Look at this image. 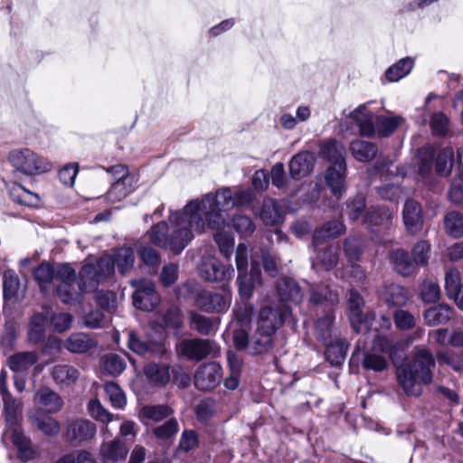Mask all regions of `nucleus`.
<instances>
[{"instance_id":"nucleus-1","label":"nucleus","mask_w":463,"mask_h":463,"mask_svg":"<svg viewBox=\"0 0 463 463\" xmlns=\"http://www.w3.org/2000/svg\"><path fill=\"white\" fill-rule=\"evenodd\" d=\"M252 201L250 189L222 187L190 201L181 211H171L169 224L165 222L154 225L147 232L150 241L173 254H180L195 235L206 230L215 231L214 240L221 252L230 259L234 245L232 235L224 231L226 213L237 206Z\"/></svg>"},{"instance_id":"nucleus-2","label":"nucleus","mask_w":463,"mask_h":463,"mask_svg":"<svg viewBox=\"0 0 463 463\" xmlns=\"http://www.w3.org/2000/svg\"><path fill=\"white\" fill-rule=\"evenodd\" d=\"M112 272L109 258H100L95 263L88 259L80 271V281L76 282L75 270L63 265L57 272V295L65 304L80 303L85 293L109 279Z\"/></svg>"},{"instance_id":"nucleus-3","label":"nucleus","mask_w":463,"mask_h":463,"mask_svg":"<svg viewBox=\"0 0 463 463\" xmlns=\"http://www.w3.org/2000/svg\"><path fill=\"white\" fill-rule=\"evenodd\" d=\"M431 366H434L431 354L425 348H416L413 364L398 367L397 378L407 394L418 396L421 393L420 383H431Z\"/></svg>"},{"instance_id":"nucleus-4","label":"nucleus","mask_w":463,"mask_h":463,"mask_svg":"<svg viewBox=\"0 0 463 463\" xmlns=\"http://www.w3.org/2000/svg\"><path fill=\"white\" fill-rule=\"evenodd\" d=\"M4 402V413L6 421L5 437L12 439V442L18 450V458L23 461H29L35 456L31 447L30 439L24 436L18 425V418L22 412L23 403L21 400L14 399L12 394L2 397Z\"/></svg>"},{"instance_id":"nucleus-5","label":"nucleus","mask_w":463,"mask_h":463,"mask_svg":"<svg viewBox=\"0 0 463 463\" xmlns=\"http://www.w3.org/2000/svg\"><path fill=\"white\" fill-rule=\"evenodd\" d=\"M289 314L288 307L284 304L276 307H265L260 309L253 340L256 353H264L270 348L271 335L282 326Z\"/></svg>"},{"instance_id":"nucleus-6","label":"nucleus","mask_w":463,"mask_h":463,"mask_svg":"<svg viewBox=\"0 0 463 463\" xmlns=\"http://www.w3.org/2000/svg\"><path fill=\"white\" fill-rule=\"evenodd\" d=\"M7 159L15 173L30 177L48 173L53 167L48 157L29 148L14 149Z\"/></svg>"},{"instance_id":"nucleus-7","label":"nucleus","mask_w":463,"mask_h":463,"mask_svg":"<svg viewBox=\"0 0 463 463\" xmlns=\"http://www.w3.org/2000/svg\"><path fill=\"white\" fill-rule=\"evenodd\" d=\"M179 355L188 360L201 361L209 354L218 352L213 342L208 339H183L176 345Z\"/></svg>"},{"instance_id":"nucleus-8","label":"nucleus","mask_w":463,"mask_h":463,"mask_svg":"<svg viewBox=\"0 0 463 463\" xmlns=\"http://www.w3.org/2000/svg\"><path fill=\"white\" fill-rule=\"evenodd\" d=\"M97 432L96 425L87 419H73L68 421L65 439L73 446H79L92 439Z\"/></svg>"},{"instance_id":"nucleus-9","label":"nucleus","mask_w":463,"mask_h":463,"mask_svg":"<svg viewBox=\"0 0 463 463\" xmlns=\"http://www.w3.org/2000/svg\"><path fill=\"white\" fill-rule=\"evenodd\" d=\"M131 284L136 287L133 295V304L137 308L145 311H152L159 303V296L155 290V284L148 279L132 281Z\"/></svg>"},{"instance_id":"nucleus-10","label":"nucleus","mask_w":463,"mask_h":463,"mask_svg":"<svg viewBox=\"0 0 463 463\" xmlns=\"http://www.w3.org/2000/svg\"><path fill=\"white\" fill-rule=\"evenodd\" d=\"M36 410L45 414H55L61 411L64 406L62 397L48 386L40 387L33 398Z\"/></svg>"},{"instance_id":"nucleus-11","label":"nucleus","mask_w":463,"mask_h":463,"mask_svg":"<svg viewBox=\"0 0 463 463\" xmlns=\"http://www.w3.org/2000/svg\"><path fill=\"white\" fill-rule=\"evenodd\" d=\"M128 347L137 354H146L147 353H164L165 351V333L162 331L152 335V333L148 335V340L145 341L138 337L135 333L130 332L128 334Z\"/></svg>"},{"instance_id":"nucleus-12","label":"nucleus","mask_w":463,"mask_h":463,"mask_svg":"<svg viewBox=\"0 0 463 463\" xmlns=\"http://www.w3.org/2000/svg\"><path fill=\"white\" fill-rule=\"evenodd\" d=\"M199 270L201 276L209 281H227L232 279L234 274L232 265H224L214 257L203 260Z\"/></svg>"},{"instance_id":"nucleus-13","label":"nucleus","mask_w":463,"mask_h":463,"mask_svg":"<svg viewBox=\"0 0 463 463\" xmlns=\"http://www.w3.org/2000/svg\"><path fill=\"white\" fill-rule=\"evenodd\" d=\"M222 378V367L216 363H208L200 366L194 374L196 388L208 391L215 388Z\"/></svg>"},{"instance_id":"nucleus-14","label":"nucleus","mask_w":463,"mask_h":463,"mask_svg":"<svg viewBox=\"0 0 463 463\" xmlns=\"http://www.w3.org/2000/svg\"><path fill=\"white\" fill-rule=\"evenodd\" d=\"M232 301L229 291L213 293L202 291L196 298V305L205 312H222L228 308Z\"/></svg>"},{"instance_id":"nucleus-15","label":"nucleus","mask_w":463,"mask_h":463,"mask_svg":"<svg viewBox=\"0 0 463 463\" xmlns=\"http://www.w3.org/2000/svg\"><path fill=\"white\" fill-rule=\"evenodd\" d=\"M348 119L357 125L362 136L371 137L375 133V117L366 104L360 105L350 112Z\"/></svg>"},{"instance_id":"nucleus-16","label":"nucleus","mask_w":463,"mask_h":463,"mask_svg":"<svg viewBox=\"0 0 463 463\" xmlns=\"http://www.w3.org/2000/svg\"><path fill=\"white\" fill-rule=\"evenodd\" d=\"M251 270L250 274L240 273L237 279L239 284L240 295L244 298H249L252 295L253 288L256 285L260 284V272L259 269L258 260L251 255Z\"/></svg>"},{"instance_id":"nucleus-17","label":"nucleus","mask_w":463,"mask_h":463,"mask_svg":"<svg viewBox=\"0 0 463 463\" xmlns=\"http://www.w3.org/2000/svg\"><path fill=\"white\" fill-rule=\"evenodd\" d=\"M53 382L61 388L74 385L80 378L78 368L67 364L54 365L51 370Z\"/></svg>"},{"instance_id":"nucleus-18","label":"nucleus","mask_w":463,"mask_h":463,"mask_svg":"<svg viewBox=\"0 0 463 463\" xmlns=\"http://www.w3.org/2000/svg\"><path fill=\"white\" fill-rule=\"evenodd\" d=\"M403 222L407 231L411 233L419 232L423 224L420 205L413 201L408 200L403 207Z\"/></svg>"},{"instance_id":"nucleus-19","label":"nucleus","mask_w":463,"mask_h":463,"mask_svg":"<svg viewBox=\"0 0 463 463\" xmlns=\"http://www.w3.org/2000/svg\"><path fill=\"white\" fill-rule=\"evenodd\" d=\"M346 164L330 165L326 171L325 179L331 192L340 196L345 189Z\"/></svg>"},{"instance_id":"nucleus-20","label":"nucleus","mask_w":463,"mask_h":463,"mask_svg":"<svg viewBox=\"0 0 463 463\" xmlns=\"http://www.w3.org/2000/svg\"><path fill=\"white\" fill-rule=\"evenodd\" d=\"M315 156L312 153L304 151L295 155L289 162V173L293 178H302L307 175L315 165Z\"/></svg>"},{"instance_id":"nucleus-21","label":"nucleus","mask_w":463,"mask_h":463,"mask_svg":"<svg viewBox=\"0 0 463 463\" xmlns=\"http://www.w3.org/2000/svg\"><path fill=\"white\" fill-rule=\"evenodd\" d=\"M364 305V301L360 295L354 291L350 290L349 293V308H350V322L353 328L357 333L365 332L368 329L367 321L364 319L362 307Z\"/></svg>"},{"instance_id":"nucleus-22","label":"nucleus","mask_w":463,"mask_h":463,"mask_svg":"<svg viewBox=\"0 0 463 463\" xmlns=\"http://www.w3.org/2000/svg\"><path fill=\"white\" fill-rule=\"evenodd\" d=\"M128 449L118 440L114 439L102 443L100 446V458L103 463H117L126 458Z\"/></svg>"},{"instance_id":"nucleus-23","label":"nucleus","mask_w":463,"mask_h":463,"mask_svg":"<svg viewBox=\"0 0 463 463\" xmlns=\"http://www.w3.org/2000/svg\"><path fill=\"white\" fill-rule=\"evenodd\" d=\"M38 361L35 352H21L7 359L8 367L15 373H25Z\"/></svg>"},{"instance_id":"nucleus-24","label":"nucleus","mask_w":463,"mask_h":463,"mask_svg":"<svg viewBox=\"0 0 463 463\" xmlns=\"http://www.w3.org/2000/svg\"><path fill=\"white\" fill-rule=\"evenodd\" d=\"M454 316V310L446 304L432 307L427 309L423 317L425 323L430 326H435L449 322Z\"/></svg>"},{"instance_id":"nucleus-25","label":"nucleus","mask_w":463,"mask_h":463,"mask_svg":"<svg viewBox=\"0 0 463 463\" xmlns=\"http://www.w3.org/2000/svg\"><path fill=\"white\" fill-rule=\"evenodd\" d=\"M102 258H109L112 269H114L116 266L118 271L122 274L132 269L135 262L134 251L131 248L128 247L117 250L113 257L105 255ZM112 273H114V271ZM112 275L113 274H111L109 278H110Z\"/></svg>"},{"instance_id":"nucleus-26","label":"nucleus","mask_w":463,"mask_h":463,"mask_svg":"<svg viewBox=\"0 0 463 463\" xmlns=\"http://www.w3.org/2000/svg\"><path fill=\"white\" fill-rule=\"evenodd\" d=\"M277 290L281 301L298 304L302 300V292L298 284L291 279L282 278L277 282Z\"/></svg>"},{"instance_id":"nucleus-27","label":"nucleus","mask_w":463,"mask_h":463,"mask_svg":"<svg viewBox=\"0 0 463 463\" xmlns=\"http://www.w3.org/2000/svg\"><path fill=\"white\" fill-rule=\"evenodd\" d=\"M320 154L325 159L329 161L331 165L346 164L345 148L341 143L335 140L323 142Z\"/></svg>"},{"instance_id":"nucleus-28","label":"nucleus","mask_w":463,"mask_h":463,"mask_svg":"<svg viewBox=\"0 0 463 463\" xmlns=\"http://www.w3.org/2000/svg\"><path fill=\"white\" fill-rule=\"evenodd\" d=\"M96 345V342L87 334L74 333L64 343V347L71 353L81 354Z\"/></svg>"},{"instance_id":"nucleus-29","label":"nucleus","mask_w":463,"mask_h":463,"mask_svg":"<svg viewBox=\"0 0 463 463\" xmlns=\"http://www.w3.org/2000/svg\"><path fill=\"white\" fill-rule=\"evenodd\" d=\"M183 322L179 309L176 307L170 308L162 317V322L158 325L152 326V331L155 334L164 332L166 335L165 330L178 331L182 327Z\"/></svg>"},{"instance_id":"nucleus-30","label":"nucleus","mask_w":463,"mask_h":463,"mask_svg":"<svg viewBox=\"0 0 463 463\" xmlns=\"http://www.w3.org/2000/svg\"><path fill=\"white\" fill-rule=\"evenodd\" d=\"M260 217L268 226H274L280 222L282 214L278 203L271 198L265 199Z\"/></svg>"},{"instance_id":"nucleus-31","label":"nucleus","mask_w":463,"mask_h":463,"mask_svg":"<svg viewBox=\"0 0 463 463\" xmlns=\"http://www.w3.org/2000/svg\"><path fill=\"white\" fill-rule=\"evenodd\" d=\"M344 231L345 226L341 222H328L321 229L316 231L313 244L315 247H318L325 240L339 236Z\"/></svg>"},{"instance_id":"nucleus-32","label":"nucleus","mask_w":463,"mask_h":463,"mask_svg":"<svg viewBox=\"0 0 463 463\" xmlns=\"http://www.w3.org/2000/svg\"><path fill=\"white\" fill-rule=\"evenodd\" d=\"M350 151L356 160L367 162L376 156L377 148L373 143L357 139L350 144Z\"/></svg>"},{"instance_id":"nucleus-33","label":"nucleus","mask_w":463,"mask_h":463,"mask_svg":"<svg viewBox=\"0 0 463 463\" xmlns=\"http://www.w3.org/2000/svg\"><path fill=\"white\" fill-rule=\"evenodd\" d=\"M49 315L50 309H46L32 317L28 333L30 341L37 343L43 339Z\"/></svg>"},{"instance_id":"nucleus-34","label":"nucleus","mask_w":463,"mask_h":463,"mask_svg":"<svg viewBox=\"0 0 463 463\" xmlns=\"http://www.w3.org/2000/svg\"><path fill=\"white\" fill-rule=\"evenodd\" d=\"M173 413V410L167 405H146L141 408L139 418L144 422L147 420L160 421Z\"/></svg>"},{"instance_id":"nucleus-35","label":"nucleus","mask_w":463,"mask_h":463,"mask_svg":"<svg viewBox=\"0 0 463 463\" xmlns=\"http://www.w3.org/2000/svg\"><path fill=\"white\" fill-rule=\"evenodd\" d=\"M414 61L411 58L406 57L401 59L395 64L389 67L385 72L386 79L391 82H395L410 73Z\"/></svg>"},{"instance_id":"nucleus-36","label":"nucleus","mask_w":463,"mask_h":463,"mask_svg":"<svg viewBox=\"0 0 463 463\" xmlns=\"http://www.w3.org/2000/svg\"><path fill=\"white\" fill-rule=\"evenodd\" d=\"M29 419L36 425L37 429L46 436H56L61 431L60 422L52 417L39 418L35 417L33 412H30Z\"/></svg>"},{"instance_id":"nucleus-37","label":"nucleus","mask_w":463,"mask_h":463,"mask_svg":"<svg viewBox=\"0 0 463 463\" xmlns=\"http://www.w3.org/2000/svg\"><path fill=\"white\" fill-rule=\"evenodd\" d=\"M320 244L318 247H315L317 250V262L321 265V267L326 270L333 269L337 261H338V247L335 245H330L326 247L325 250H321Z\"/></svg>"},{"instance_id":"nucleus-38","label":"nucleus","mask_w":463,"mask_h":463,"mask_svg":"<svg viewBox=\"0 0 463 463\" xmlns=\"http://www.w3.org/2000/svg\"><path fill=\"white\" fill-rule=\"evenodd\" d=\"M446 232L454 238L463 235V214L457 211L448 213L444 217Z\"/></svg>"},{"instance_id":"nucleus-39","label":"nucleus","mask_w":463,"mask_h":463,"mask_svg":"<svg viewBox=\"0 0 463 463\" xmlns=\"http://www.w3.org/2000/svg\"><path fill=\"white\" fill-rule=\"evenodd\" d=\"M392 260L395 269L403 276L411 274L415 269L414 260H411L403 250H396L392 253Z\"/></svg>"},{"instance_id":"nucleus-40","label":"nucleus","mask_w":463,"mask_h":463,"mask_svg":"<svg viewBox=\"0 0 463 463\" xmlns=\"http://www.w3.org/2000/svg\"><path fill=\"white\" fill-rule=\"evenodd\" d=\"M383 298L388 305L392 306H403L409 298L406 289L399 285L388 286Z\"/></svg>"},{"instance_id":"nucleus-41","label":"nucleus","mask_w":463,"mask_h":463,"mask_svg":"<svg viewBox=\"0 0 463 463\" xmlns=\"http://www.w3.org/2000/svg\"><path fill=\"white\" fill-rule=\"evenodd\" d=\"M327 345L326 355L333 365H339L343 363L347 352V345L342 340H336L333 345L331 342L324 341Z\"/></svg>"},{"instance_id":"nucleus-42","label":"nucleus","mask_w":463,"mask_h":463,"mask_svg":"<svg viewBox=\"0 0 463 463\" xmlns=\"http://www.w3.org/2000/svg\"><path fill=\"white\" fill-rule=\"evenodd\" d=\"M145 374L147 379L156 384H165L170 380L168 367L156 364H149L145 367Z\"/></svg>"},{"instance_id":"nucleus-43","label":"nucleus","mask_w":463,"mask_h":463,"mask_svg":"<svg viewBox=\"0 0 463 463\" xmlns=\"http://www.w3.org/2000/svg\"><path fill=\"white\" fill-rule=\"evenodd\" d=\"M402 118L401 117H376L375 118V133L380 136H388L392 133L401 124Z\"/></svg>"},{"instance_id":"nucleus-44","label":"nucleus","mask_w":463,"mask_h":463,"mask_svg":"<svg viewBox=\"0 0 463 463\" xmlns=\"http://www.w3.org/2000/svg\"><path fill=\"white\" fill-rule=\"evenodd\" d=\"M450 120L443 112L433 113L430 120L431 133L436 137H445L449 131Z\"/></svg>"},{"instance_id":"nucleus-45","label":"nucleus","mask_w":463,"mask_h":463,"mask_svg":"<svg viewBox=\"0 0 463 463\" xmlns=\"http://www.w3.org/2000/svg\"><path fill=\"white\" fill-rule=\"evenodd\" d=\"M217 321L199 314H191V325L201 335H210L216 329Z\"/></svg>"},{"instance_id":"nucleus-46","label":"nucleus","mask_w":463,"mask_h":463,"mask_svg":"<svg viewBox=\"0 0 463 463\" xmlns=\"http://www.w3.org/2000/svg\"><path fill=\"white\" fill-rule=\"evenodd\" d=\"M104 389L114 408L122 409L125 407L127 403L126 395L117 383L113 382L106 383Z\"/></svg>"},{"instance_id":"nucleus-47","label":"nucleus","mask_w":463,"mask_h":463,"mask_svg":"<svg viewBox=\"0 0 463 463\" xmlns=\"http://www.w3.org/2000/svg\"><path fill=\"white\" fill-rule=\"evenodd\" d=\"M33 275L41 289L45 290L53 280L54 269L49 263L43 262L34 270Z\"/></svg>"},{"instance_id":"nucleus-48","label":"nucleus","mask_w":463,"mask_h":463,"mask_svg":"<svg viewBox=\"0 0 463 463\" xmlns=\"http://www.w3.org/2000/svg\"><path fill=\"white\" fill-rule=\"evenodd\" d=\"M106 172L111 175L114 182H127L128 184H136L137 182V176L130 174L128 167L121 164L106 168Z\"/></svg>"},{"instance_id":"nucleus-49","label":"nucleus","mask_w":463,"mask_h":463,"mask_svg":"<svg viewBox=\"0 0 463 463\" xmlns=\"http://www.w3.org/2000/svg\"><path fill=\"white\" fill-rule=\"evenodd\" d=\"M453 150L451 147L442 149L436 161V171L440 175H448L453 165Z\"/></svg>"},{"instance_id":"nucleus-50","label":"nucleus","mask_w":463,"mask_h":463,"mask_svg":"<svg viewBox=\"0 0 463 463\" xmlns=\"http://www.w3.org/2000/svg\"><path fill=\"white\" fill-rule=\"evenodd\" d=\"M20 280L14 270L8 269L4 273L3 290L5 298H13L17 295Z\"/></svg>"},{"instance_id":"nucleus-51","label":"nucleus","mask_w":463,"mask_h":463,"mask_svg":"<svg viewBox=\"0 0 463 463\" xmlns=\"http://www.w3.org/2000/svg\"><path fill=\"white\" fill-rule=\"evenodd\" d=\"M134 186L135 184H128L127 182H113L107 194L109 201L119 202L133 191Z\"/></svg>"},{"instance_id":"nucleus-52","label":"nucleus","mask_w":463,"mask_h":463,"mask_svg":"<svg viewBox=\"0 0 463 463\" xmlns=\"http://www.w3.org/2000/svg\"><path fill=\"white\" fill-rule=\"evenodd\" d=\"M125 370V363L116 354H109L103 358L102 371L109 375H118Z\"/></svg>"},{"instance_id":"nucleus-53","label":"nucleus","mask_w":463,"mask_h":463,"mask_svg":"<svg viewBox=\"0 0 463 463\" xmlns=\"http://www.w3.org/2000/svg\"><path fill=\"white\" fill-rule=\"evenodd\" d=\"M48 320H50L55 331L62 333L71 327L73 317L68 313H54L50 309Z\"/></svg>"},{"instance_id":"nucleus-54","label":"nucleus","mask_w":463,"mask_h":463,"mask_svg":"<svg viewBox=\"0 0 463 463\" xmlns=\"http://www.w3.org/2000/svg\"><path fill=\"white\" fill-rule=\"evenodd\" d=\"M90 415L96 420L103 423H109L114 420V415L109 412L99 402V400H91L88 404Z\"/></svg>"},{"instance_id":"nucleus-55","label":"nucleus","mask_w":463,"mask_h":463,"mask_svg":"<svg viewBox=\"0 0 463 463\" xmlns=\"http://www.w3.org/2000/svg\"><path fill=\"white\" fill-rule=\"evenodd\" d=\"M392 211L385 207L377 210L368 211L364 216V222L373 225H383L387 223L392 217Z\"/></svg>"},{"instance_id":"nucleus-56","label":"nucleus","mask_w":463,"mask_h":463,"mask_svg":"<svg viewBox=\"0 0 463 463\" xmlns=\"http://www.w3.org/2000/svg\"><path fill=\"white\" fill-rule=\"evenodd\" d=\"M420 298L426 303L436 302L440 297L439 286L433 281H424L420 287Z\"/></svg>"},{"instance_id":"nucleus-57","label":"nucleus","mask_w":463,"mask_h":463,"mask_svg":"<svg viewBox=\"0 0 463 463\" xmlns=\"http://www.w3.org/2000/svg\"><path fill=\"white\" fill-rule=\"evenodd\" d=\"M233 227L241 236L250 235L254 230L255 225L249 216L237 214L233 220Z\"/></svg>"},{"instance_id":"nucleus-58","label":"nucleus","mask_w":463,"mask_h":463,"mask_svg":"<svg viewBox=\"0 0 463 463\" xmlns=\"http://www.w3.org/2000/svg\"><path fill=\"white\" fill-rule=\"evenodd\" d=\"M363 365L367 370L382 372L386 369L387 361L382 355L375 354H366L363 361Z\"/></svg>"},{"instance_id":"nucleus-59","label":"nucleus","mask_w":463,"mask_h":463,"mask_svg":"<svg viewBox=\"0 0 463 463\" xmlns=\"http://www.w3.org/2000/svg\"><path fill=\"white\" fill-rule=\"evenodd\" d=\"M460 287L459 272L457 269L449 270L445 276V289L448 297L452 298Z\"/></svg>"},{"instance_id":"nucleus-60","label":"nucleus","mask_w":463,"mask_h":463,"mask_svg":"<svg viewBox=\"0 0 463 463\" xmlns=\"http://www.w3.org/2000/svg\"><path fill=\"white\" fill-rule=\"evenodd\" d=\"M97 304L107 310H114L117 307V297L111 291L99 290L95 293Z\"/></svg>"},{"instance_id":"nucleus-61","label":"nucleus","mask_w":463,"mask_h":463,"mask_svg":"<svg viewBox=\"0 0 463 463\" xmlns=\"http://www.w3.org/2000/svg\"><path fill=\"white\" fill-rule=\"evenodd\" d=\"M394 322L396 326L402 330L411 329L416 324L414 316L402 309L394 313Z\"/></svg>"},{"instance_id":"nucleus-62","label":"nucleus","mask_w":463,"mask_h":463,"mask_svg":"<svg viewBox=\"0 0 463 463\" xmlns=\"http://www.w3.org/2000/svg\"><path fill=\"white\" fill-rule=\"evenodd\" d=\"M178 431L176 420L171 419L164 424L154 429L155 435L159 439H169Z\"/></svg>"},{"instance_id":"nucleus-63","label":"nucleus","mask_w":463,"mask_h":463,"mask_svg":"<svg viewBox=\"0 0 463 463\" xmlns=\"http://www.w3.org/2000/svg\"><path fill=\"white\" fill-rule=\"evenodd\" d=\"M78 174V165L70 164L59 171V179L66 186L71 187L74 184Z\"/></svg>"},{"instance_id":"nucleus-64","label":"nucleus","mask_w":463,"mask_h":463,"mask_svg":"<svg viewBox=\"0 0 463 463\" xmlns=\"http://www.w3.org/2000/svg\"><path fill=\"white\" fill-rule=\"evenodd\" d=\"M449 197L455 203H463V174L453 180L449 191Z\"/></svg>"}]
</instances>
